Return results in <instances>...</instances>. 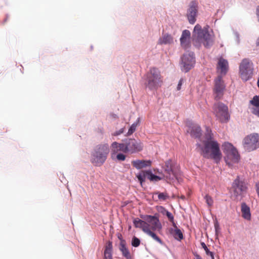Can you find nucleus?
<instances>
[{
    "instance_id": "obj_31",
    "label": "nucleus",
    "mask_w": 259,
    "mask_h": 259,
    "mask_svg": "<svg viewBox=\"0 0 259 259\" xmlns=\"http://www.w3.org/2000/svg\"><path fill=\"white\" fill-rule=\"evenodd\" d=\"M190 32L188 30H185L183 31L181 37V39H190Z\"/></svg>"
},
{
    "instance_id": "obj_5",
    "label": "nucleus",
    "mask_w": 259,
    "mask_h": 259,
    "mask_svg": "<svg viewBox=\"0 0 259 259\" xmlns=\"http://www.w3.org/2000/svg\"><path fill=\"white\" fill-rule=\"evenodd\" d=\"M193 33L198 41L203 43L205 47L208 48L212 45L213 40L207 29H202L200 25L197 24L194 27Z\"/></svg>"
},
{
    "instance_id": "obj_18",
    "label": "nucleus",
    "mask_w": 259,
    "mask_h": 259,
    "mask_svg": "<svg viewBox=\"0 0 259 259\" xmlns=\"http://www.w3.org/2000/svg\"><path fill=\"white\" fill-rule=\"evenodd\" d=\"M112 251H113L112 242L110 241H108L106 243V244L104 246V259H113Z\"/></svg>"
},
{
    "instance_id": "obj_24",
    "label": "nucleus",
    "mask_w": 259,
    "mask_h": 259,
    "mask_svg": "<svg viewBox=\"0 0 259 259\" xmlns=\"http://www.w3.org/2000/svg\"><path fill=\"white\" fill-rule=\"evenodd\" d=\"M173 42L172 37L169 34H165L162 37L160 38L158 41V44H170Z\"/></svg>"
},
{
    "instance_id": "obj_49",
    "label": "nucleus",
    "mask_w": 259,
    "mask_h": 259,
    "mask_svg": "<svg viewBox=\"0 0 259 259\" xmlns=\"http://www.w3.org/2000/svg\"><path fill=\"white\" fill-rule=\"evenodd\" d=\"M120 237H121V235H120V237H118V238L121 240H122L121 238H120Z\"/></svg>"
},
{
    "instance_id": "obj_30",
    "label": "nucleus",
    "mask_w": 259,
    "mask_h": 259,
    "mask_svg": "<svg viewBox=\"0 0 259 259\" xmlns=\"http://www.w3.org/2000/svg\"><path fill=\"white\" fill-rule=\"evenodd\" d=\"M250 103L254 107L259 106V96H254L252 100L250 101Z\"/></svg>"
},
{
    "instance_id": "obj_50",
    "label": "nucleus",
    "mask_w": 259,
    "mask_h": 259,
    "mask_svg": "<svg viewBox=\"0 0 259 259\" xmlns=\"http://www.w3.org/2000/svg\"><path fill=\"white\" fill-rule=\"evenodd\" d=\"M257 192H258V195H259V190L258 189L257 190Z\"/></svg>"
},
{
    "instance_id": "obj_11",
    "label": "nucleus",
    "mask_w": 259,
    "mask_h": 259,
    "mask_svg": "<svg viewBox=\"0 0 259 259\" xmlns=\"http://www.w3.org/2000/svg\"><path fill=\"white\" fill-rule=\"evenodd\" d=\"M195 63L194 54L193 52H187L181 58L182 70L185 72H188L193 67Z\"/></svg>"
},
{
    "instance_id": "obj_51",
    "label": "nucleus",
    "mask_w": 259,
    "mask_h": 259,
    "mask_svg": "<svg viewBox=\"0 0 259 259\" xmlns=\"http://www.w3.org/2000/svg\"><path fill=\"white\" fill-rule=\"evenodd\" d=\"M198 146L199 147H200V146H201L200 144H198Z\"/></svg>"
},
{
    "instance_id": "obj_14",
    "label": "nucleus",
    "mask_w": 259,
    "mask_h": 259,
    "mask_svg": "<svg viewBox=\"0 0 259 259\" xmlns=\"http://www.w3.org/2000/svg\"><path fill=\"white\" fill-rule=\"evenodd\" d=\"M232 187L234 194L236 196L243 195L247 190L246 184L244 182L240 181L238 177L234 181Z\"/></svg>"
},
{
    "instance_id": "obj_1",
    "label": "nucleus",
    "mask_w": 259,
    "mask_h": 259,
    "mask_svg": "<svg viewBox=\"0 0 259 259\" xmlns=\"http://www.w3.org/2000/svg\"><path fill=\"white\" fill-rule=\"evenodd\" d=\"M206 138L203 142V146L201 147V154L205 158L213 159L218 163L222 158L219 144L213 139L210 134H206Z\"/></svg>"
},
{
    "instance_id": "obj_2",
    "label": "nucleus",
    "mask_w": 259,
    "mask_h": 259,
    "mask_svg": "<svg viewBox=\"0 0 259 259\" xmlns=\"http://www.w3.org/2000/svg\"><path fill=\"white\" fill-rule=\"evenodd\" d=\"M143 147V144L140 141L132 138L126 139L121 143L114 142L111 145V156L113 157L119 151L131 154L137 153L142 151Z\"/></svg>"
},
{
    "instance_id": "obj_4",
    "label": "nucleus",
    "mask_w": 259,
    "mask_h": 259,
    "mask_svg": "<svg viewBox=\"0 0 259 259\" xmlns=\"http://www.w3.org/2000/svg\"><path fill=\"white\" fill-rule=\"evenodd\" d=\"M109 152V146L107 144L98 146L92 155V162L96 166L102 165L105 161Z\"/></svg>"
},
{
    "instance_id": "obj_3",
    "label": "nucleus",
    "mask_w": 259,
    "mask_h": 259,
    "mask_svg": "<svg viewBox=\"0 0 259 259\" xmlns=\"http://www.w3.org/2000/svg\"><path fill=\"white\" fill-rule=\"evenodd\" d=\"M146 77V86L151 90H156L163 82L160 71L155 67L150 69Z\"/></svg>"
},
{
    "instance_id": "obj_20",
    "label": "nucleus",
    "mask_w": 259,
    "mask_h": 259,
    "mask_svg": "<svg viewBox=\"0 0 259 259\" xmlns=\"http://www.w3.org/2000/svg\"><path fill=\"white\" fill-rule=\"evenodd\" d=\"M132 164L137 169H141L147 166H150L151 164V161L150 160H136L132 161Z\"/></svg>"
},
{
    "instance_id": "obj_33",
    "label": "nucleus",
    "mask_w": 259,
    "mask_h": 259,
    "mask_svg": "<svg viewBox=\"0 0 259 259\" xmlns=\"http://www.w3.org/2000/svg\"><path fill=\"white\" fill-rule=\"evenodd\" d=\"M137 126V123H134L132 124V125L131 126V127H130V128L128 130L127 135L128 136L132 135L136 131Z\"/></svg>"
},
{
    "instance_id": "obj_34",
    "label": "nucleus",
    "mask_w": 259,
    "mask_h": 259,
    "mask_svg": "<svg viewBox=\"0 0 259 259\" xmlns=\"http://www.w3.org/2000/svg\"><path fill=\"white\" fill-rule=\"evenodd\" d=\"M205 201L209 206H211L213 204V200L212 198L208 195H206L205 197Z\"/></svg>"
},
{
    "instance_id": "obj_17",
    "label": "nucleus",
    "mask_w": 259,
    "mask_h": 259,
    "mask_svg": "<svg viewBox=\"0 0 259 259\" xmlns=\"http://www.w3.org/2000/svg\"><path fill=\"white\" fill-rule=\"evenodd\" d=\"M217 71L221 74V76L225 75L229 69L228 61L223 58H220L217 64Z\"/></svg>"
},
{
    "instance_id": "obj_47",
    "label": "nucleus",
    "mask_w": 259,
    "mask_h": 259,
    "mask_svg": "<svg viewBox=\"0 0 259 259\" xmlns=\"http://www.w3.org/2000/svg\"><path fill=\"white\" fill-rule=\"evenodd\" d=\"M211 259H214V255H213V256H211Z\"/></svg>"
},
{
    "instance_id": "obj_8",
    "label": "nucleus",
    "mask_w": 259,
    "mask_h": 259,
    "mask_svg": "<svg viewBox=\"0 0 259 259\" xmlns=\"http://www.w3.org/2000/svg\"><path fill=\"white\" fill-rule=\"evenodd\" d=\"M253 64L248 59L242 60L239 66V73L243 80L247 81L252 76L253 73Z\"/></svg>"
},
{
    "instance_id": "obj_37",
    "label": "nucleus",
    "mask_w": 259,
    "mask_h": 259,
    "mask_svg": "<svg viewBox=\"0 0 259 259\" xmlns=\"http://www.w3.org/2000/svg\"><path fill=\"white\" fill-rule=\"evenodd\" d=\"M166 215L168 219H169V221L174 223V217L171 213H170L169 211H167L166 213Z\"/></svg>"
},
{
    "instance_id": "obj_44",
    "label": "nucleus",
    "mask_w": 259,
    "mask_h": 259,
    "mask_svg": "<svg viewBox=\"0 0 259 259\" xmlns=\"http://www.w3.org/2000/svg\"><path fill=\"white\" fill-rule=\"evenodd\" d=\"M193 125H192V123H191V125L190 123L188 124V126H189V127L190 128V127H192Z\"/></svg>"
},
{
    "instance_id": "obj_43",
    "label": "nucleus",
    "mask_w": 259,
    "mask_h": 259,
    "mask_svg": "<svg viewBox=\"0 0 259 259\" xmlns=\"http://www.w3.org/2000/svg\"><path fill=\"white\" fill-rule=\"evenodd\" d=\"M256 46H259V37L256 40Z\"/></svg>"
},
{
    "instance_id": "obj_7",
    "label": "nucleus",
    "mask_w": 259,
    "mask_h": 259,
    "mask_svg": "<svg viewBox=\"0 0 259 259\" xmlns=\"http://www.w3.org/2000/svg\"><path fill=\"white\" fill-rule=\"evenodd\" d=\"M224 152L226 155V161L230 164V162H238L239 160V155L236 149L229 142H225L222 146Z\"/></svg>"
},
{
    "instance_id": "obj_40",
    "label": "nucleus",
    "mask_w": 259,
    "mask_h": 259,
    "mask_svg": "<svg viewBox=\"0 0 259 259\" xmlns=\"http://www.w3.org/2000/svg\"><path fill=\"white\" fill-rule=\"evenodd\" d=\"M194 255L195 256V259H202L200 255L197 253H194Z\"/></svg>"
},
{
    "instance_id": "obj_38",
    "label": "nucleus",
    "mask_w": 259,
    "mask_h": 259,
    "mask_svg": "<svg viewBox=\"0 0 259 259\" xmlns=\"http://www.w3.org/2000/svg\"><path fill=\"white\" fill-rule=\"evenodd\" d=\"M124 128H121L118 131H116V132H114L112 135L113 136H117L122 134L124 132Z\"/></svg>"
},
{
    "instance_id": "obj_48",
    "label": "nucleus",
    "mask_w": 259,
    "mask_h": 259,
    "mask_svg": "<svg viewBox=\"0 0 259 259\" xmlns=\"http://www.w3.org/2000/svg\"><path fill=\"white\" fill-rule=\"evenodd\" d=\"M120 237H121V235H120V237H118V238L121 240H122L121 238H120Z\"/></svg>"
},
{
    "instance_id": "obj_32",
    "label": "nucleus",
    "mask_w": 259,
    "mask_h": 259,
    "mask_svg": "<svg viewBox=\"0 0 259 259\" xmlns=\"http://www.w3.org/2000/svg\"><path fill=\"white\" fill-rule=\"evenodd\" d=\"M140 244V240L137 237L134 236L132 241V245L135 247L139 246Z\"/></svg>"
},
{
    "instance_id": "obj_25",
    "label": "nucleus",
    "mask_w": 259,
    "mask_h": 259,
    "mask_svg": "<svg viewBox=\"0 0 259 259\" xmlns=\"http://www.w3.org/2000/svg\"><path fill=\"white\" fill-rule=\"evenodd\" d=\"M146 233L151 236L154 240L159 243L160 244H163V242L161 239L158 237L156 234L152 231V230L149 229Z\"/></svg>"
},
{
    "instance_id": "obj_41",
    "label": "nucleus",
    "mask_w": 259,
    "mask_h": 259,
    "mask_svg": "<svg viewBox=\"0 0 259 259\" xmlns=\"http://www.w3.org/2000/svg\"><path fill=\"white\" fill-rule=\"evenodd\" d=\"M194 255L195 256V259H202L200 255L197 253H194Z\"/></svg>"
},
{
    "instance_id": "obj_28",
    "label": "nucleus",
    "mask_w": 259,
    "mask_h": 259,
    "mask_svg": "<svg viewBox=\"0 0 259 259\" xmlns=\"http://www.w3.org/2000/svg\"><path fill=\"white\" fill-rule=\"evenodd\" d=\"M155 194L158 195V198L159 200H165L168 198V195L166 193H160V192H156Z\"/></svg>"
},
{
    "instance_id": "obj_19",
    "label": "nucleus",
    "mask_w": 259,
    "mask_h": 259,
    "mask_svg": "<svg viewBox=\"0 0 259 259\" xmlns=\"http://www.w3.org/2000/svg\"><path fill=\"white\" fill-rule=\"evenodd\" d=\"M119 250L121 252L123 256L126 259H132V256L126 246V242L124 240H121L119 244Z\"/></svg>"
},
{
    "instance_id": "obj_39",
    "label": "nucleus",
    "mask_w": 259,
    "mask_h": 259,
    "mask_svg": "<svg viewBox=\"0 0 259 259\" xmlns=\"http://www.w3.org/2000/svg\"><path fill=\"white\" fill-rule=\"evenodd\" d=\"M183 78H181L180 80H179V82L178 83V86H177V90L178 91H180L181 89V86L183 83Z\"/></svg>"
},
{
    "instance_id": "obj_21",
    "label": "nucleus",
    "mask_w": 259,
    "mask_h": 259,
    "mask_svg": "<svg viewBox=\"0 0 259 259\" xmlns=\"http://www.w3.org/2000/svg\"><path fill=\"white\" fill-rule=\"evenodd\" d=\"M133 223L136 228L142 229L145 233L149 230L145 220L143 221L139 218H136L134 220Z\"/></svg>"
},
{
    "instance_id": "obj_13",
    "label": "nucleus",
    "mask_w": 259,
    "mask_h": 259,
    "mask_svg": "<svg viewBox=\"0 0 259 259\" xmlns=\"http://www.w3.org/2000/svg\"><path fill=\"white\" fill-rule=\"evenodd\" d=\"M146 223L148 225V229L150 230H160L162 228L161 225L158 218L155 216L147 215L144 218Z\"/></svg>"
},
{
    "instance_id": "obj_42",
    "label": "nucleus",
    "mask_w": 259,
    "mask_h": 259,
    "mask_svg": "<svg viewBox=\"0 0 259 259\" xmlns=\"http://www.w3.org/2000/svg\"><path fill=\"white\" fill-rule=\"evenodd\" d=\"M256 16L257 17L258 21L259 22V6L256 8Z\"/></svg>"
},
{
    "instance_id": "obj_9",
    "label": "nucleus",
    "mask_w": 259,
    "mask_h": 259,
    "mask_svg": "<svg viewBox=\"0 0 259 259\" xmlns=\"http://www.w3.org/2000/svg\"><path fill=\"white\" fill-rule=\"evenodd\" d=\"M213 82V94L214 98L216 101H218L224 96L226 90V84L222 76L220 75L214 79Z\"/></svg>"
},
{
    "instance_id": "obj_46",
    "label": "nucleus",
    "mask_w": 259,
    "mask_h": 259,
    "mask_svg": "<svg viewBox=\"0 0 259 259\" xmlns=\"http://www.w3.org/2000/svg\"><path fill=\"white\" fill-rule=\"evenodd\" d=\"M218 227V225L217 224H215V228L216 230H217Z\"/></svg>"
},
{
    "instance_id": "obj_15",
    "label": "nucleus",
    "mask_w": 259,
    "mask_h": 259,
    "mask_svg": "<svg viewBox=\"0 0 259 259\" xmlns=\"http://www.w3.org/2000/svg\"><path fill=\"white\" fill-rule=\"evenodd\" d=\"M137 177L141 185L143 182H145L146 178L151 181H158L161 180L160 177L153 174L151 171H142L141 173L137 176Z\"/></svg>"
},
{
    "instance_id": "obj_35",
    "label": "nucleus",
    "mask_w": 259,
    "mask_h": 259,
    "mask_svg": "<svg viewBox=\"0 0 259 259\" xmlns=\"http://www.w3.org/2000/svg\"><path fill=\"white\" fill-rule=\"evenodd\" d=\"M252 113L254 115L259 117V106L253 107L252 108Z\"/></svg>"
},
{
    "instance_id": "obj_12",
    "label": "nucleus",
    "mask_w": 259,
    "mask_h": 259,
    "mask_svg": "<svg viewBox=\"0 0 259 259\" xmlns=\"http://www.w3.org/2000/svg\"><path fill=\"white\" fill-rule=\"evenodd\" d=\"M198 5L197 1H192L189 5L187 12V17L190 24H194L196 22V17L198 13Z\"/></svg>"
},
{
    "instance_id": "obj_10",
    "label": "nucleus",
    "mask_w": 259,
    "mask_h": 259,
    "mask_svg": "<svg viewBox=\"0 0 259 259\" xmlns=\"http://www.w3.org/2000/svg\"><path fill=\"white\" fill-rule=\"evenodd\" d=\"M243 145L248 151L254 150L259 147V134L252 133L245 137Z\"/></svg>"
},
{
    "instance_id": "obj_16",
    "label": "nucleus",
    "mask_w": 259,
    "mask_h": 259,
    "mask_svg": "<svg viewBox=\"0 0 259 259\" xmlns=\"http://www.w3.org/2000/svg\"><path fill=\"white\" fill-rule=\"evenodd\" d=\"M172 163L171 160L165 161L163 167L164 170L165 177L167 179H174L177 178L176 173L172 170Z\"/></svg>"
},
{
    "instance_id": "obj_23",
    "label": "nucleus",
    "mask_w": 259,
    "mask_h": 259,
    "mask_svg": "<svg viewBox=\"0 0 259 259\" xmlns=\"http://www.w3.org/2000/svg\"><path fill=\"white\" fill-rule=\"evenodd\" d=\"M241 212L243 218L247 220H250L251 214L250 208L245 203H242L241 204Z\"/></svg>"
},
{
    "instance_id": "obj_29",
    "label": "nucleus",
    "mask_w": 259,
    "mask_h": 259,
    "mask_svg": "<svg viewBox=\"0 0 259 259\" xmlns=\"http://www.w3.org/2000/svg\"><path fill=\"white\" fill-rule=\"evenodd\" d=\"M202 247L204 249L206 255H209L210 257L214 255L213 253L208 249L204 242H201Z\"/></svg>"
},
{
    "instance_id": "obj_27",
    "label": "nucleus",
    "mask_w": 259,
    "mask_h": 259,
    "mask_svg": "<svg viewBox=\"0 0 259 259\" xmlns=\"http://www.w3.org/2000/svg\"><path fill=\"white\" fill-rule=\"evenodd\" d=\"M180 41H181V46L184 49H187V48H189V47L190 46V39H187L184 38L183 40L180 39Z\"/></svg>"
},
{
    "instance_id": "obj_36",
    "label": "nucleus",
    "mask_w": 259,
    "mask_h": 259,
    "mask_svg": "<svg viewBox=\"0 0 259 259\" xmlns=\"http://www.w3.org/2000/svg\"><path fill=\"white\" fill-rule=\"evenodd\" d=\"M126 156L122 153H118L116 155V158L117 160L119 161H124L125 160Z\"/></svg>"
},
{
    "instance_id": "obj_22",
    "label": "nucleus",
    "mask_w": 259,
    "mask_h": 259,
    "mask_svg": "<svg viewBox=\"0 0 259 259\" xmlns=\"http://www.w3.org/2000/svg\"><path fill=\"white\" fill-rule=\"evenodd\" d=\"M191 136L194 138H199L201 136V130L198 125H194L188 130Z\"/></svg>"
},
{
    "instance_id": "obj_45",
    "label": "nucleus",
    "mask_w": 259,
    "mask_h": 259,
    "mask_svg": "<svg viewBox=\"0 0 259 259\" xmlns=\"http://www.w3.org/2000/svg\"><path fill=\"white\" fill-rule=\"evenodd\" d=\"M181 198L182 199H184L185 198V197L184 195H182L181 196Z\"/></svg>"
},
{
    "instance_id": "obj_26",
    "label": "nucleus",
    "mask_w": 259,
    "mask_h": 259,
    "mask_svg": "<svg viewBox=\"0 0 259 259\" xmlns=\"http://www.w3.org/2000/svg\"><path fill=\"white\" fill-rule=\"evenodd\" d=\"M173 235L176 239L179 240H181L183 238V233L179 229H176L175 230Z\"/></svg>"
},
{
    "instance_id": "obj_6",
    "label": "nucleus",
    "mask_w": 259,
    "mask_h": 259,
    "mask_svg": "<svg viewBox=\"0 0 259 259\" xmlns=\"http://www.w3.org/2000/svg\"><path fill=\"white\" fill-rule=\"evenodd\" d=\"M213 111L217 118L222 123L227 122L230 118L227 106L221 102L215 103L213 106Z\"/></svg>"
}]
</instances>
